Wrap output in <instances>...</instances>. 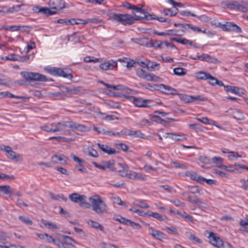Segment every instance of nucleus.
Instances as JSON below:
<instances>
[{
    "label": "nucleus",
    "mask_w": 248,
    "mask_h": 248,
    "mask_svg": "<svg viewBox=\"0 0 248 248\" xmlns=\"http://www.w3.org/2000/svg\"><path fill=\"white\" fill-rule=\"evenodd\" d=\"M41 129L48 132H56L55 127L50 125H45L41 127Z\"/></svg>",
    "instance_id": "nucleus-47"
},
{
    "label": "nucleus",
    "mask_w": 248,
    "mask_h": 248,
    "mask_svg": "<svg viewBox=\"0 0 248 248\" xmlns=\"http://www.w3.org/2000/svg\"><path fill=\"white\" fill-rule=\"evenodd\" d=\"M210 74L202 71H200L196 73V78L199 79H207V77H208Z\"/></svg>",
    "instance_id": "nucleus-42"
},
{
    "label": "nucleus",
    "mask_w": 248,
    "mask_h": 248,
    "mask_svg": "<svg viewBox=\"0 0 248 248\" xmlns=\"http://www.w3.org/2000/svg\"><path fill=\"white\" fill-rule=\"evenodd\" d=\"M68 160L69 158L67 156L62 154H55L51 157V161L53 165L58 163L62 165H66Z\"/></svg>",
    "instance_id": "nucleus-14"
},
{
    "label": "nucleus",
    "mask_w": 248,
    "mask_h": 248,
    "mask_svg": "<svg viewBox=\"0 0 248 248\" xmlns=\"http://www.w3.org/2000/svg\"><path fill=\"white\" fill-rule=\"evenodd\" d=\"M41 222L45 226L47 227L49 229H58L59 228L56 224L47 222L45 220H42Z\"/></svg>",
    "instance_id": "nucleus-45"
},
{
    "label": "nucleus",
    "mask_w": 248,
    "mask_h": 248,
    "mask_svg": "<svg viewBox=\"0 0 248 248\" xmlns=\"http://www.w3.org/2000/svg\"><path fill=\"white\" fill-rule=\"evenodd\" d=\"M170 139L175 141H183L186 140V138L184 135L173 133H171Z\"/></svg>",
    "instance_id": "nucleus-37"
},
{
    "label": "nucleus",
    "mask_w": 248,
    "mask_h": 248,
    "mask_svg": "<svg viewBox=\"0 0 248 248\" xmlns=\"http://www.w3.org/2000/svg\"><path fill=\"white\" fill-rule=\"evenodd\" d=\"M206 62L209 63H212L214 64H219L220 61L218 60L216 58L211 56V55L207 54L206 56Z\"/></svg>",
    "instance_id": "nucleus-44"
},
{
    "label": "nucleus",
    "mask_w": 248,
    "mask_h": 248,
    "mask_svg": "<svg viewBox=\"0 0 248 248\" xmlns=\"http://www.w3.org/2000/svg\"><path fill=\"white\" fill-rule=\"evenodd\" d=\"M57 246L61 248H75L77 242L72 237L59 234V241H57Z\"/></svg>",
    "instance_id": "nucleus-3"
},
{
    "label": "nucleus",
    "mask_w": 248,
    "mask_h": 248,
    "mask_svg": "<svg viewBox=\"0 0 248 248\" xmlns=\"http://www.w3.org/2000/svg\"><path fill=\"white\" fill-rule=\"evenodd\" d=\"M155 86H156V88H155V90L160 91L163 93L173 95L178 94L176 89L164 84H155Z\"/></svg>",
    "instance_id": "nucleus-11"
},
{
    "label": "nucleus",
    "mask_w": 248,
    "mask_h": 248,
    "mask_svg": "<svg viewBox=\"0 0 248 248\" xmlns=\"http://www.w3.org/2000/svg\"><path fill=\"white\" fill-rule=\"evenodd\" d=\"M46 71L51 75L56 76H62L65 78L72 79L73 76L70 69L67 68H60L57 67H50L46 69Z\"/></svg>",
    "instance_id": "nucleus-4"
},
{
    "label": "nucleus",
    "mask_w": 248,
    "mask_h": 248,
    "mask_svg": "<svg viewBox=\"0 0 248 248\" xmlns=\"http://www.w3.org/2000/svg\"><path fill=\"white\" fill-rule=\"evenodd\" d=\"M0 15L5 16L6 14L10 13V10L7 6H0Z\"/></svg>",
    "instance_id": "nucleus-48"
},
{
    "label": "nucleus",
    "mask_w": 248,
    "mask_h": 248,
    "mask_svg": "<svg viewBox=\"0 0 248 248\" xmlns=\"http://www.w3.org/2000/svg\"><path fill=\"white\" fill-rule=\"evenodd\" d=\"M19 219L23 222L25 223L26 224L31 225L32 223V221L27 217H25L24 216H20L19 217Z\"/></svg>",
    "instance_id": "nucleus-58"
},
{
    "label": "nucleus",
    "mask_w": 248,
    "mask_h": 248,
    "mask_svg": "<svg viewBox=\"0 0 248 248\" xmlns=\"http://www.w3.org/2000/svg\"><path fill=\"white\" fill-rule=\"evenodd\" d=\"M185 236L190 241L196 244H202V240L196 236L191 231H186L185 232Z\"/></svg>",
    "instance_id": "nucleus-22"
},
{
    "label": "nucleus",
    "mask_w": 248,
    "mask_h": 248,
    "mask_svg": "<svg viewBox=\"0 0 248 248\" xmlns=\"http://www.w3.org/2000/svg\"><path fill=\"white\" fill-rule=\"evenodd\" d=\"M132 14L135 16L129 14H116L112 13L109 14V17L112 21L120 22L125 26L133 24L134 23L135 20L142 21L144 19L143 16H140L139 15H136L134 11L132 12Z\"/></svg>",
    "instance_id": "nucleus-1"
},
{
    "label": "nucleus",
    "mask_w": 248,
    "mask_h": 248,
    "mask_svg": "<svg viewBox=\"0 0 248 248\" xmlns=\"http://www.w3.org/2000/svg\"><path fill=\"white\" fill-rule=\"evenodd\" d=\"M224 90L226 92H230L233 93L238 95H241L242 94H244L243 92H240V89L237 87L232 86H224Z\"/></svg>",
    "instance_id": "nucleus-25"
},
{
    "label": "nucleus",
    "mask_w": 248,
    "mask_h": 248,
    "mask_svg": "<svg viewBox=\"0 0 248 248\" xmlns=\"http://www.w3.org/2000/svg\"><path fill=\"white\" fill-rule=\"evenodd\" d=\"M146 101V103L144 104V107H152L155 106L156 104H159V102H154L151 100L145 99ZM161 103V102H160Z\"/></svg>",
    "instance_id": "nucleus-57"
},
{
    "label": "nucleus",
    "mask_w": 248,
    "mask_h": 248,
    "mask_svg": "<svg viewBox=\"0 0 248 248\" xmlns=\"http://www.w3.org/2000/svg\"><path fill=\"white\" fill-rule=\"evenodd\" d=\"M100 82L102 83L103 84H104L107 87H108V88L112 89L114 90H122L123 89V86L121 85H113L105 83L103 81H100Z\"/></svg>",
    "instance_id": "nucleus-41"
},
{
    "label": "nucleus",
    "mask_w": 248,
    "mask_h": 248,
    "mask_svg": "<svg viewBox=\"0 0 248 248\" xmlns=\"http://www.w3.org/2000/svg\"><path fill=\"white\" fill-rule=\"evenodd\" d=\"M39 11H41L40 13L46 15V16L54 15L57 13L56 11L52 10L50 8L47 7H41V10H39Z\"/></svg>",
    "instance_id": "nucleus-38"
},
{
    "label": "nucleus",
    "mask_w": 248,
    "mask_h": 248,
    "mask_svg": "<svg viewBox=\"0 0 248 248\" xmlns=\"http://www.w3.org/2000/svg\"><path fill=\"white\" fill-rule=\"evenodd\" d=\"M132 9L135 11L134 12L135 13H140V15L141 14L143 15V16H144L146 14H148L147 12L144 11V10L143 9H142L141 8L138 7L136 5H134V7Z\"/></svg>",
    "instance_id": "nucleus-51"
},
{
    "label": "nucleus",
    "mask_w": 248,
    "mask_h": 248,
    "mask_svg": "<svg viewBox=\"0 0 248 248\" xmlns=\"http://www.w3.org/2000/svg\"><path fill=\"white\" fill-rule=\"evenodd\" d=\"M196 119L205 124L213 125L220 129H223V127L219 125L216 121L209 119L207 117H197Z\"/></svg>",
    "instance_id": "nucleus-20"
},
{
    "label": "nucleus",
    "mask_w": 248,
    "mask_h": 248,
    "mask_svg": "<svg viewBox=\"0 0 248 248\" xmlns=\"http://www.w3.org/2000/svg\"><path fill=\"white\" fill-rule=\"evenodd\" d=\"M137 75L140 78H144L147 81H155L158 77L155 75L149 74L141 68L136 70Z\"/></svg>",
    "instance_id": "nucleus-13"
},
{
    "label": "nucleus",
    "mask_w": 248,
    "mask_h": 248,
    "mask_svg": "<svg viewBox=\"0 0 248 248\" xmlns=\"http://www.w3.org/2000/svg\"><path fill=\"white\" fill-rule=\"evenodd\" d=\"M125 135L130 136L133 137L144 138V135L140 131H132L125 130Z\"/></svg>",
    "instance_id": "nucleus-28"
},
{
    "label": "nucleus",
    "mask_w": 248,
    "mask_h": 248,
    "mask_svg": "<svg viewBox=\"0 0 248 248\" xmlns=\"http://www.w3.org/2000/svg\"><path fill=\"white\" fill-rule=\"evenodd\" d=\"M72 126L71 129H76L79 130L81 132H85L88 130V128L82 124H78L77 123L74 122L72 121L71 124Z\"/></svg>",
    "instance_id": "nucleus-29"
},
{
    "label": "nucleus",
    "mask_w": 248,
    "mask_h": 248,
    "mask_svg": "<svg viewBox=\"0 0 248 248\" xmlns=\"http://www.w3.org/2000/svg\"><path fill=\"white\" fill-rule=\"evenodd\" d=\"M174 74L179 76H182L186 75V69L184 68L177 67L173 69Z\"/></svg>",
    "instance_id": "nucleus-39"
},
{
    "label": "nucleus",
    "mask_w": 248,
    "mask_h": 248,
    "mask_svg": "<svg viewBox=\"0 0 248 248\" xmlns=\"http://www.w3.org/2000/svg\"><path fill=\"white\" fill-rule=\"evenodd\" d=\"M125 176L133 180H144L146 179V175L131 170H126Z\"/></svg>",
    "instance_id": "nucleus-19"
},
{
    "label": "nucleus",
    "mask_w": 248,
    "mask_h": 248,
    "mask_svg": "<svg viewBox=\"0 0 248 248\" xmlns=\"http://www.w3.org/2000/svg\"><path fill=\"white\" fill-rule=\"evenodd\" d=\"M91 203L92 210L99 215L107 214L108 211V207L102 198L98 195H94L89 198Z\"/></svg>",
    "instance_id": "nucleus-2"
},
{
    "label": "nucleus",
    "mask_w": 248,
    "mask_h": 248,
    "mask_svg": "<svg viewBox=\"0 0 248 248\" xmlns=\"http://www.w3.org/2000/svg\"><path fill=\"white\" fill-rule=\"evenodd\" d=\"M235 111L233 112V117L237 120L243 119L244 117L242 112L240 109H234Z\"/></svg>",
    "instance_id": "nucleus-46"
},
{
    "label": "nucleus",
    "mask_w": 248,
    "mask_h": 248,
    "mask_svg": "<svg viewBox=\"0 0 248 248\" xmlns=\"http://www.w3.org/2000/svg\"><path fill=\"white\" fill-rule=\"evenodd\" d=\"M187 199L190 202L193 203H202L200 199L194 196H188Z\"/></svg>",
    "instance_id": "nucleus-55"
},
{
    "label": "nucleus",
    "mask_w": 248,
    "mask_h": 248,
    "mask_svg": "<svg viewBox=\"0 0 248 248\" xmlns=\"http://www.w3.org/2000/svg\"><path fill=\"white\" fill-rule=\"evenodd\" d=\"M133 40H135V42L139 45L145 46L146 47H150V40L148 38L144 37V38H135Z\"/></svg>",
    "instance_id": "nucleus-26"
},
{
    "label": "nucleus",
    "mask_w": 248,
    "mask_h": 248,
    "mask_svg": "<svg viewBox=\"0 0 248 248\" xmlns=\"http://www.w3.org/2000/svg\"><path fill=\"white\" fill-rule=\"evenodd\" d=\"M49 195L50 196L51 199L54 200L59 201L60 199H61L65 202L67 201V198L66 197H65L62 194L55 195L52 192H49Z\"/></svg>",
    "instance_id": "nucleus-36"
},
{
    "label": "nucleus",
    "mask_w": 248,
    "mask_h": 248,
    "mask_svg": "<svg viewBox=\"0 0 248 248\" xmlns=\"http://www.w3.org/2000/svg\"><path fill=\"white\" fill-rule=\"evenodd\" d=\"M81 87H74L67 89V91L75 94H78L81 90Z\"/></svg>",
    "instance_id": "nucleus-64"
},
{
    "label": "nucleus",
    "mask_w": 248,
    "mask_h": 248,
    "mask_svg": "<svg viewBox=\"0 0 248 248\" xmlns=\"http://www.w3.org/2000/svg\"><path fill=\"white\" fill-rule=\"evenodd\" d=\"M46 237L45 240L49 243H53L55 245L57 246V241H59V236L57 238H54L51 236L49 235L46 233Z\"/></svg>",
    "instance_id": "nucleus-49"
},
{
    "label": "nucleus",
    "mask_w": 248,
    "mask_h": 248,
    "mask_svg": "<svg viewBox=\"0 0 248 248\" xmlns=\"http://www.w3.org/2000/svg\"><path fill=\"white\" fill-rule=\"evenodd\" d=\"M98 147L104 153L108 154V155H112L115 153L116 150L111 147L108 146L107 145L102 144L98 143Z\"/></svg>",
    "instance_id": "nucleus-23"
},
{
    "label": "nucleus",
    "mask_w": 248,
    "mask_h": 248,
    "mask_svg": "<svg viewBox=\"0 0 248 248\" xmlns=\"http://www.w3.org/2000/svg\"><path fill=\"white\" fill-rule=\"evenodd\" d=\"M164 42L157 40H150V47H154L155 49L162 48Z\"/></svg>",
    "instance_id": "nucleus-35"
},
{
    "label": "nucleus",
    "mask_w": 248,
    "mask_h": 248,
    "mask_svg": "<svg viewBox=\"0 0 248 248\" xmlns=\"http://www.w3.org/2000/svg\"><path fill=\"white\" fill-rule=\"evenodd\" d=\"M100 246L102 248H119L117 246L114 244L105 242L102 243L100 244Z\"/></svg>",
    "instance_id": "nucleus-60"
},
{
    "label": "nucleus",
    "mask_w": 248,
    "mask_h": 248,
    "mask_svg": "<svg viewBox=\"0 0 248 248\" xmlns=\"http://www.w3.org/2000/svg\"><path fill=\"white\" fill-rule=\"evenodd\" d=\"M70 156L76 162L78 163V164L75 166V168L77 170L84 173L87 172V169L83 167V164L85 162L84 160L79 158L73 154H71Z\"/></svg>",
    "instance_id": "nucleus-16"
},
{
    "label": "nucleus",
    "mask_w": 248,
    "mask_h": 248,
    "mask_svg": "<svg viewBox=\"0 0 248 248\" xmlns=\"http://www.w3.org/2000/svg\"><path fill=\"white\" fill-rule=\"evenodd\" d=\"M21 75L24 79L28 81L45 82L48 80L45 76L38 73L23 71L21 72Z\"/></svg>",
    "instance_id": "nucleus-5"
},
{
    "label": "nucleus",
    "mask_w": 248,
    "mask_h": 248,
    "mask_svg": "<svg viewBox=\"0 0 248 248\" xmlns=\"http://www.w3.org/2000/svg\"><path fill=\"white\" fill-rule=\"evenodd\" d=\"M180 99L185 103H189L193 102L203 101L207 99L201 95L191 96L185 94H179Z\"/></svg>",
    "instance_id": "nucleus-10"
},
{
    "label": "nucleus",
    "mask_w": 248,
    "mask_h": 248,
    "mask_svg": "<svg viewBox=\"0 0 248 248\" xmlns=\"http://www.w3.org/2000/svg\"><path fill=\"white\" fill-rule=\"evenodd\" d=\"M72 121H62L57 123H52L51 125L55 127L56 132H59L61 134H63L65 132V130L67 128L71 129Z\"/></svg>",
    "instance_id": "nucleus-9"
},
{
    "label": "nucleus",
    "mask_w": 248,
    "mask_h": 248,
    "mask_svg": "<svg viewBox=\"0 0 248 248\" xmlns=\"http://www.w3.org/2000/svg\"><path fill=\"white\" fill-rule=\"evenodd\" d=\"M165 117L168 119H171L172 118L170 117V115L162 111L156 110L155 112V114L151 117V120L153 121L156 122L158 123H162L164 120L161 118Z\"/></svg>",
    "instance_id": "nucleus-15"
},
{
    "label": "nucleus",
    "mask_w": 248,
    "mask_h": 248,
    "mask_svg": "<svg viewBox=\"0 0 248 248\" xmlns=\"http://www.w3.org/2000/svg\"><path fill=\"white\" fill-rule=\"evenodd\" d=\"M133 204L142 208H148L150 207L147 202L143 200H136L133 202Z\"/></svg>",
    "instance_id": "nucleus-30"
},
{
    "label": "nucleus",
    "mask_w": 248,
    "mask_h": 248,
    "mask_svg": "<svg viewBox=\"0 0 248 248\" xmlns=\"http://www.w3.org/2000/svg\"><path fill=\"white\" fill-rule=\"evenodd\" d=\"M132 98H133V102L136 107H144V104L146 102V101H145V99L143 100L141 98H136L134 97H132Z\"/></svg>",
    "instance_id": "nucleus-34"
},
{
    "label": "nucleus",
    "mask_w": 248,
    "mask_h": 248,
    "mask_svg": "<svg viewBox=\"0 0 248 248\" xmlns=\"http://www.w3.org/2000/svg\"><path fill=\"white\" fill-rule=\"evenodd\" d=\"M207 233L209 234L208 238L212 245L217 248H220L223 246L222 240L216 233L212 232H207Z\"/></svg>",
    "instance_id": "nucleus-12"
},
{
    "label": "nucleus",
    "mask_w": 248,
    "mask_h": 248,
    "mask_svg": "<svg viewBox=\"0 0 248 248\" xmlns=\"http://www.w3.org/2000/svg\"><path fill=\"white\" fill-rule=\"evenodd\" d=\"M225 5L231 10H236L243 12L248 10V2L242 1L241 3H239L236 1H232L231 2H226Z\"/></svg>",
    "instance_id": "nucleus-6"
},
{
    "label": "nucleus",
    "mask_w": 248,
    "mask_h": 248,
    "mask_svg": "<svg viewBox=\"0 0 248 248\" xmlns=\"http://www.w3.org/2000/svg\"><path fill=\"white\" fill-rule=\"evenodd\" d=\"M144 19L152 20L156 19L161 22H164L166 21V18L163 17H157L154 14H148L143 16Z\"/></svg>",
    "instance_id": "nucleus-32"
},
{
    "label": "nucleus",
    "mask_w": 248,
    "mask_h": 248,
    "mask_svg": "<svg viewBox=\"0 0 248 248\" xmlns=\"http://www.w3.org/2000/svg\"><path fill=\"white\" fill-rule=\"evenodd\" d=\"M148 67H147L148 70H150L152 69H154L156 66H159V64L156 62H150L148 61Z\"/></svg>",
    "instance_id": "nucleus-63"
},
{
    "label": "nucleus",
    "mask_w": 248,
    "mask_h": 248,
    "mask_svg": "<svg viewBox=\"0 0 248 248\" xmlns=\"http://www.w3.org/2000/svg\"><path fill=\"white\" fill-rule=\"evenodd\" d=\"M149 234L155 239L159 241H162L166 238V235L160 231L155 230L153 227H150L148 228Z\"/></svg>",
    "instance_id": "nucleus-17"
},
{
    "label": "nucleus",
    "mask_w": 248,
    "mask_h": 248,
    "mask_svg": "<svg viewBox=\"0 0 248 248\" xmlns=\"http://www.w3.org/2000/svg\"><path fill=\"white\" fill-rule=\"evenodd\" d=\"M2 59L5 60H10L12 61H16V60H19V59L17 57H16V55L15 54L9 55L5 57V58L3 57Z\"/></svg>",
    "instance_id": "nucleus-59"
},
{
    "label": "nucleus",
    "mask_w": 248,
    "mask_h": 248,
    "mask_svg": "<svg viewBox=\"0 0 248 248\" xmlns=\"http://www.w3.org/2000/svg\"><path fill=\"white\" fill-rule=\"evenodd\" d=\"M79 21H83L82 24H86L88 23H99L101 22V20L96 18H88L85 20H82L81 19H78Z\"/></svg>",
    "instance_id": "nucleus-40"
},
{
    "label": "nucleus",
    "mask_w": 248,
    "mask_h": 248,
    "mask_svg": "<svg viewBox=\"0 0 248 248\" xmlns=\"http://www.w3.org/2000/svg\"><path fill=\"white\" fill-rule=\"evenodd\" d=\"M221 152L224 154H227V158L231 161H237L240 158H244L246 157V154L242 152H236L229 150L227 148H222Z\"/></svg>",
    "instance_id": "nucleus-7"
},
{
    "label": "nucleus",
    "mask_w": 248,
    "mask_h": 248,
    "mask_svg": "<svg viewBox=\"0 0 248 248\" xmlns=\"http://www.w3.org/2000/svg\"><path fill=\"white\" fill-rule=\"evenodd\" d=\"M223 29L226 31L240 33L242 31L240 27L233 22H228L223 25Z\"/></svg>",
    "instance_id": "nucleus-18"
},
{
    "label": "nucleus",
    "mask_w": 248,
    "mask_h": 248,
    "mask_svg": "<svg viewBox=\"0 0 248 248\" xmlns=\"http://www.w3.org/2000/svg\"><path fill=\"white\" fill-rule=\"evenodd\" d=\"M241 184L240 187L243 189L247 190L248 189V179L247 180L241 179L239 181Z\"/></svg>",
    "instance_id": "nucleus-53"
},
{
    "label": "nucleus",
    "mask_w": 248,
    "mask_h": 248,
    "mask_svg": "<svg viewBox=\"0 0 248 248\" xmlns=\"http://www.w3.org/2000/svg\"><path fill=\"white\" fill-rule=\"evenodd\" d=\"M0 149L3 150L6 152V156L9 158L14 160L16 161H20L22 160V157L21 155L19 154H16L14 152L12 148L8 146L1 145L0 146Z\"/></svg>",
    "instance_id": "nucleus-8"
},
{
    "label": "nucleus",
    "mask_w": 248,
    "mask_h": 248,
    "mask_svg": "<svg viewBox=\"0 0 248 248\" xmlns=\"http://www.w3.org/2000/svg\"><path fill=\"white\" fill-rule=\"evenodd\" d=\"M70 200L75 203L80 204L82 201L86 200V197L83 195H80L77 193H74L70 195L69 196Z\"/></svg>",
    "instance_id": "nucleus-21"
},
{
    "label": "nucleus",
    "mask_w": 248,
    "mask_h": 248,
    "mask_svg": "<svg viewBox=\"0 0 248 248\" xmlns=\"http://www.w3.org/2000/svg\"><path fill=\"white\" fill-rule=\"evenodd\" d=\"M38 165L43 168H50L53 166V164L51 160L50 161L47 162H39L38 163Z\"/></svg>",
    "instance_id": "nucleus-56"
},
{
    "label": "nucleus",
    "mask_w": 248,
    "mask_h": 248,
    "mask_svg": "<svg viewBox=\"0 0 248 248\" xmlns=\"http://www.w3.org/2000/svg\"><path fill=\"white\" fill-rule=\"evenodd\" d=\"M246 166L244 165H241L238 163H235L233 165V170H230L231 172L236 173H241L242 171L240 170V169H243L246 170Z\"/></svg>",
    "instance_id": "nucleus-33"
},
{
    "label": "nucleus",
    "mask_w": 248,
    "mask_h": 248,
    "mask_svg": "<svg viewBox=\"0 0 248 248\" xmlns=\"http://www.w3.org/2000/svg\"><path fill=\"white\" fill-rule=\"evenodd\" d=\"M224 159L219 156H215L212 158V162L217 167L222 169V168H226L225 165H223Z\"/></svg>",
    "instance_id": "nucleus-27"
},
{
    "label": "nucleus",
    "mask_w": 248,
    "mask_h": 248,
    "mask_svg": "<svg viewBox=\"0 0 248 248\" xmlns=\"http://www.w3.org/2000/svg\"><path fill=\"white\" fill-rule=\"evenodd\" d=\"M106 168H108L111 171H115L114 167V162L113 160H109L105 162Z\"/></svg>",
    "instance_id": "nucleus-52"
},
{
    "label": "nucleus",
    "mask_w": 248,
    "mask_h": 248,
    "mask_svg": "<svg viewBox=\"0 0 248 248\" xmlns=\"http://www.w3.org/2000/svg\"><path fill=\"white\" fill-rule=\"evenodd\" d=\"M189 191L192 194L199 193L202 195L201 190H200L199 188L197 186H193L189 187Z\"/></svg>",
    "instance_id": "nucleus-54"
},
{
    "label": "nucleus",
    "mask_w": 248,
    "mask_h": 248,
    "mask_svg": "<svg viewBox=\"0 0 248 248\" xmlns=\"http://www.w3.org/2000/svg\"><path fill=\"white\" fill-rule=\"evenodd\" d=\"M186 175L189 177L191 179L195 181L196 180L198 176L196 172L191 171L186 172Z\"/></svg>",
    "instance_id": "nucleus-61"
},
{
    "label": "nucleus",
    "mask_w": 248,
    "mask_h": 248,
    "mask_svg": "<svg viewBox=\"0 0 248 248\" xmlns=\"http://www.w3.org/2000/svg\"><path fill=\"white\" fill-rule=\"evenodd\" d=\"M108 104L110 107L114 108H119L120 107L119 103L114 102L112 100H108Z\"/></svg>",
    "instance_id": "nucleus-62"
},
{
    "label": "nucleus",
    "mask_w": 248,
    "mask_h": 248,
    "mask_svg": "<svg viewBox=\"0 0 248 248\" xmlns=\"http://www.w3.org/2000/svg\"><path fill=\"white\" fill-rule=\"evenodd\" d=\"M0 192H3L4 194H8L11 192V187L9 186H1Z\"/></svg>",
    "instance_id": "nucleus-50"
},
{
    "label": "nucleus",
    "mask_w": 248,
    "mask_h": 248,
    "mask_svg": "<svg viewBox=\"0 0 248 248\" xmlns=\"http://www.w3.org/2000/svg\"><path fill=\"white\" fill-rule=\"evenodd\" d=\"M49 5L51 10L53 11H60L64 7V6H61L59 4L58 0H50L49 2Z\"/></svg>",
    "instance_id": "nucleus-24"
},
{
    "label": "nucleus",
    "mask_w": 248,
    "mask_h": 248,
    "mask_svg": "<svg viewBox=\"0 0 248 248\" xmlns=\"http://www.w3.org/2000/svg\"><path fill=\"white\" fill-rule=\"evenodd\" d=\"M88 224L93 228L98 229L101 231H104V227L99 222L89 219L87 221Z\"/></svg>",
    "instance_id": "nucleus-31"
},
{
    "label": "nucleus",
    "mask_w": 248,
    "mask_h": 248,
    "mask_svg": "<svg viewBox=\"0 0 248 248\" xmlns=\"http://www.w3.org/2000/svg\"><path fill=\"white\" fill-rule=\"evenodd\" d=\"M112 201L114 203L117 204L119 205L126 206V203L125 202L122 201L121 199L118 196H114L112 198Z\"/></svg>",
    "instance_id": "nucleus-43"
}]
</instances>
